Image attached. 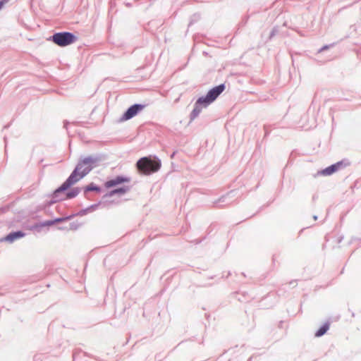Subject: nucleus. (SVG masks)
I'll return each mask as SVG.
<instances>
[{"label": "nucleus", "mask_w": 361, "mask_h": 361, "mask_svg": "<svg viewBox=\"0 0 361 361\" xmlns=\"http://www.w3.org/2000/svg\"><path fill=\"white\" fill-rule=\"evenodd\" d=\"M224 90L225 85L221 84L210 90L205 97H200L196 102V107L193 110L192 114L195 116H197L200 111V109L197 106L198 105H202L204 107L207 106L209 104L212 103L219 97V95L224 91Z\"/></svg>", "instance_id": "1"}, {"label": "nucleus", "mask_w": 361, "mask_h": 361, "mask_svg": "<svg viewBox=\"0 0 361 361\" xmlns=\"http://www.w3.org/2000/svg\"><path fill=\"white\" fill-rule=\"evenodd\" d=\"M138 171L145 175L157 172L161 167V161L159 159H152L150 157H142L137 162Z\"/></svg>", "instance_id": "2"}, {"label": "nucleus", "mask_w": 361, "mask_h": 361, "mask_svg": "<svg viewBox=\"0 0 361 361\" xmlns=\"http://www.w3.org/2000/svg\"><path fill=\"white\" fill-rule=\"evenodd\" d=\"M81 168L82 166H76L68 179L58 189L55 190L54 195L67 190L71 185H74L80 179H82L84 176L80 172Z\"/></svg>", "instance_id": "3"}, {"label": "nucleus", "mask_w": 361, "mask_h": 361, "mask_svg": "<svg viewBox=\"0 0 361 361\" xmlns=\"http://www.w3.org/2000/svg\"><path fill=\"white\" fill-rule=\"evenodd\" d=\"M76 40V37L71 32H58L52 36V41L59 47H66Z\"/></svg>", "instance_id": "4"}, {"label": "nucleus", "mask_w": 361, "mask_h": 361, "mask_svg": "<svg viewBox=\"0 0 361 361\" xmlns=\"http://www.w3.org/2000/svg\"><path fill=\"white\" fill-rule=\"evenodd\" d=\"M97 161L94 158L87 157L80 161L77 166H82L80 172L85 176L95 166Z\"/></svg>", "instance_id": "5"}, {"label": "nucleus", "mask_w": 361, "mask_h": 361, "mask_svg": "<svg viewBox=\"0 0 361 361\" xmlns=\"http://www.w3.org/2000/svg\"><path fill=\"white\" fill-rule=\"evenodd\" d=\"M144 108L145 106L142 104H134L131 106L122 116L121 121H125L133 118L138 114V112L142 111Z\"/></svg>", "instance_id": "6"}, {"label": "nucleus", "mask_w": 361, "mask_h": 361, "mask_svg": "<svg viewBox=\"0 0 361 361\" xmlns=\"http://www.w3.org/2000/svg\"><path fill=\"white\" fill-rule=\"evenodd\" d=\"M129 181H130V179L128 178L117 176L113 180L106 181L104 185L106 188H110L111 187L116 186V185L121 184L123 183H126V182H129Z\"/></svg>", "instance_id": "7"}, {"label": "nucleus", "mask_w": 361, "mask_h": 361, "mask_svg": "<svg viewBox=\"0 0 361 361\" xmlns=\"http://www.w3.org/2000/svg\"><path fill=\"white\" fill-rule=\"evenodd\" d=\"M341 165V163H340V162L333 164V165L326 168L325 169H323V170L319 171L318 174L324 176H330V175L333 174L334 173H335L336 171H337V170L338 169V168Z\"/></svg>", "instance_id": "8"}, {"label": "nucleus", "mask_w": 361, "mask_h": 361, "mask_svg": "<svg viewBox=\"0 0 361 361\" xmlns=\"http://www.w3.org/2000/svg\"><path fill=\"white\" fill-rule=\"evenodd\" d=\"M25 235V233H23L22 231H18V232H14V233H11L10 234H8V235H6L4 240H6V241H8V242H13L15 240L18 239V238H20L22 237H23Z\"/></svg>", "instance_id": "9"}, {"label": "nucleus", "mask_w": 361, "mask_h": 361, "mask_svg": "<svg viewBox=\"0 0 361 361\" xmlns=\"http://www.w3.org/2000/svg\"><path fill=\"white\" fill-rule=\"evenodd\" d=\"M329 329V324L326 323L322 326H321L319 330L315 333L316 337H320L323 336Z\"/></svg>", "instance_id": "10"}, {"label": "nucleus", "mask_w": 361, "mask_h": 361, "mask_svg": "<svg viewBox=\"0 0 361 361\" xmlns=\"http://www.w3.org/2000/svg\"><path fill=\"white\" fill-rule=\"evenodd\" d=\"M129 190L128 187H122L119 188L118 189L114 190L110 192V195L112 196L115 194L119 193V194H125L127 191Z\"/></svg>", "instance_id": "11"}, {"label": "nucleus", "mask_w": 361, "mask_h": 361, "mask_svg": "<svg viewBox=\"0 0 361 361\" xmlns=\"http://www.w3.org/2000/svg\"><path fill=\"white\" fill-rule=\"evenodd\" d=\"M79 193L78 188H74L71 191L68 192L66 195L67 198H73Z\"/></svg>", "instance_id": "12"}, {"label": "nucleus", "mask_w": 361, "mask_h": 361, "mask_svg": "<svg viewBox=\"0 0 361 361\" xmlns=\"http://www.w3.org/2000/svg\"><path fill=\"white\" fill-rule=\"evenodd\" d=\"M63 220V219H56L54 221H46V222L43 223L42 226H51L54 223L60 222V221H62Z\"/></svg>", "instance_id": "13"}, {"label": "nucleus", "mask_w": 361, "mask_h": 361, "mask_svg": "<svg viewBox=\"0 0 361 361\" xmlns=\"http://www.w3.org/2000/svg\"><path fill=\"white\" fill-rule=\"evenodd\" d=\"M86 190L87 191H98L99 188L97 186H94L92 184H91L87 187Z\"/></svg>", "instance_id": "14"}, {"label": "nucleus", "mask_w": 361, "mask_h": 361, "mask_svg": "<svg viewBox=\"0 0 361 361\" xmlns=\"http://www.w3.org/2000/svg\"><path fill=\"white\" fill-rule=\"evenodd\" d=\"M6 1L3 0L0 1V9L3 7L4 4H5Z\"/></svg>", "instance_id": "15"}]
</instances>
